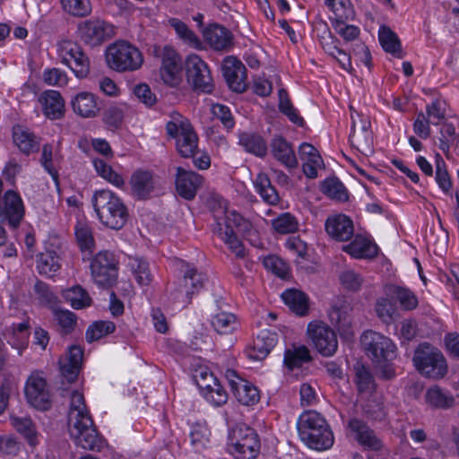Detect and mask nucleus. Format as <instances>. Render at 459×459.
<instances>
[{
	"instance_id": "f257e3e1",
	"label": "nucleus",
	"mask_w": 459,
	"mask_h": 459,
	"mask_svg": "<svg viewBox=\"0 0 459 459\" xmlns=\"http://www.w3.org/2000/svg\"><path fill=\"white\" fill-rule=\"evenodd\" d=\"M68 421L70 435L78 446L86 450H100L102 447V440L86 408L84 396L78 391L71 394Z\"/></svg>"
},
{
	"instance_id": "f03ea898",
	"label": "nucleus",
	"mask_w": 459,
	"mask_h": 459,
	"mask_svg": "<svg viewBox=\"0 0 459 459\" xmlns=\"http://www.w3.org/2000/svg\"><path fill=\"white\" fill-rule=\"evenodd\" d=\"M91 204L99 221L109 229H122L129 218L128 209L123 199L109 189L95 191Z\"/></svg>"
},
{
	"instance_id": "7ed1b4c3",
	"label": "nucleus",
	"mask_w": 459,
	"mask_h": 459,
	"mask_svg": "<svg viewBox=\"0 0 459 459\" xmlns=\"http://www.w3.org/2000/svg\"><path fill=\"white\" fill-rule=\"evenodd\" d=\"M299 436L309 448L323 451L333 446V434L325 418L315 411L302 413L297 422Z\"/></svg>"
},
{
	"instance_id": "20e7f679",
	"label": "nucleus",
	"mask_w": 459,
	"mask_h": 459,
	"mask_svg": "<svg viewBox=\"0 0 459 459\" xmlns=\"http://www.w3.org/2000/svg\"><path fill=\"white\" fill-rule=\"evenodd\" d=\"M412 364L425 378L439 380L448 373V364L443 352L427 342L420 343L415 348Z\"/></svg>"
},
{
	"instance_id": "39448f33",
	"label": "nucleus",
	"mask_w": 459,
	"mask_h": 459,
	"mask_svg": "<svg viewBox=\"0 0 459 459\" xmlns=\"http://www.w3.org/2000/svg\"><path fill=\"white\" fill-rule=\"evenodd\" d=\"M260 448V438L254 429L244 423L229 428L226 450L234 458L255 459Z\"/></svg>"
},
{
	"instance_id": "423d86ee",
	"label": "nucleus",
	"mask_w": 459,
	"mask_h": 459,
	"mask_svg": "<svg viewBox=\"0 0 459 459\" xmlns=\"http://www.w3.org/2000/svg\"><path fill=\"white\" fill-rule=\"evenodd\" d=\"M108 67L118 73L134 72L143 64V53L138 48L126 40H117L106 50Z\"/></svg>"
},
{
	"instance_id": "0eeeda50",
	"label": "nucleus",
	"mask_w": 459,
	"mask_h": 459,
	"mask_svg": "<svg viewBox=\"0 0 459 459\" xmlns=\"http://www.w3.org/2000/svg\"><path fill=\"white\" fill-rule=\"evenodd\" d=\"M166 130L176 140V148L181 157L190 158L198 154V137L186 118L176 114L167 123Z\"/></svg>"
},
{
	"instance_id": "6e6552de",
	"label": "nucleus",
	"mask_w": 459,
	"mask_h": 459,
	"mask_svg": "<svg viewBox=\"0 0 459 459\" xmlns=\"http://www.w3.org/2000/svg\"><path fill=\"white\" fill-rule=\"evenodd\" d=\"M366 354L376 364L388 362L396 357V346L393 341L374 331H366L360 338Z\"/></svg>"
},
{
	"instance_id": "1a4fd4ad",
	"label": "nucleus",
	"mask_w": 459,
	"mask_h": 459,
	"mask_svg": "<svg viewBox=\"0 0 459 459\" xmlns=\"http://www.w3.org/2000/svg\"><path fill=\"white\" fill-rule=\"evenodd\" d=\"M91 274L95 284L101 288L112 286L117 277V261L108 251L99 252L91 262Z\"/></svg>"
},
{
	"instance_id": "9d476101",
	"label": "nucleus",
	"mask_w": 459,
	"mask_h": 459,
	"mask_svg": "<svg viewBox=\"0 0 459 459\" xmlns=\"http://www.w3.org/2000/svg\"><path fill=\"white\" fill-rule=\"evenodd\" d=\"M57 52L62 63L69 66L77 78L82 79L89 74V58L77 43L62 40L57 45Z\"/></svg>"
},
{
	"instance_id": "9b49d317",
	"label": "nucleus",
	"mask_w": 459,
	"mask_h": 459,
	"mask_svg": "<svg viewBox=\"0 0 459 459\" xmlns=\"http://www.w3.org/2000/svg\"><path fill=\"white\" fill-rule=\"evenodd\" d=\"M307 335L321 355L331 357L336 352L338 349L337 335L325 323L320 321L309 323Z\"/></svg>"
},
{
	"instance_id": "f8f14e48",
	"label": "nucleus",
	"mask_w": 459,
	"mask_h": 459,
	"mask_svg": "<svg viewBox=\"0 0 459 459\" xmlns=\"http://www.w3.org/2000/svg\"><path fill=\"white\" fill-rule=\"evenodd\" d=\"M186 78L188 82L196 91L211 93L214 85L207 64L197 55L188 56L186 62Z\"/></svg>"
},
{
	"instance_id": "ddd939ff",
	"label": "nucleus",
	"mask_w": 459,
	"mask_h": 459,
	"mask_svg": "<svg viewBox=\"0 0 459 459\" xmlns=\"http://www.w3.org/2000/svg\"><path fill=\"white\" fill-rule=\"evenodd\" d=\"M225 377L236 399L243 405L253 406L260 401V392L251 382L242 378L234 369H227Z\"/></svg>"
},
{
	"instance_id": "4468645a",
	"label": "nucleus",
	"mask_w": 459,
	"mask_h": 459,
	"mask_svg": "<svg viewBox=\"0 0 459 459\" xmlns=\"http://www.w3.org/2000/svg\"><path fill=\"white\" fill-rule=\"evenodd\" d=\"M160 75L164 83L177 87L182 82V60L171 47L166 46L160 56Z\"/></svg>"
},
{
	"instance_id": "2eb2a0df",
	"label": "nucleus",
	"mask_w": 459,
	"mask_h": 459,
	"mask_svg": "<svg viewBox=\"0 0 459 459\" xmlns=\"http://www.w3.org/2000/svg\"><path fill=\"white\" fill-rule=\"evenodd\" d=\"M130 195L136 200H147L159 190V183L154 174L148 170L138 169L129 179Z\"/></svg>"
},
{
	"instance_id": "dca6fc26",
	"label": "nucleus",
	"mask_w": 459,
	"mask_h": 459,
	"mask_svg": "<svg viewBox=\"0 0 459 459\" xmlns=\"http://www.w3.org/2000/svg\"><path fill=\"white\" fill-rule=\"evenodd\" d=\"M23 201L16 191L7 190L0 199V221L7 222L12 228H17L24 218Z\"/></svg>"
},
{
	"instance_id": "f3484780",
	"label": "nucleus",
	"mask_w": 459,
	"mask_h": 459,
	"mask_svg": "<svg viewBox=\"0 0 459 459\" xmlns=\"http://www.w3.org/2000/svg\"><path fill=\"white\" fill-rule=\"evenodd\" d=\"M24 392L27 402L32 407L41 411L50 407L51 400L47 381L39 374H31L28 377Z\"/></svg>"
},
{
	"instance_id": "a211bd4d",
	"label": "nucleus",
	"mask_w": 459,
	"mask_h": 459,
	"mask_svg": "<svg viewBox=\"0 0 459 459\" xmlns=\"http://www.w3.org/2000/svg\"><path fill=\"white\" fill-rule=\"evenodd\" d=\"M78 32L82 41L97 46L114 35V27L101 20H88L79 24Z\"/></svg>"
},
{
	"instance_id": "6ab92c4d",
	"label": "nucleus",
	"mask_w": 459,
	"mask_h": 459,
	"mask_svg": "<svg viewBox=\"0 0 459 459\" xmlns=\"http://www.w3.org/2000/svg\"><path fill=\"white\" fill-rule=\"evenodd\" d=\"M351 312V304L342 299L335 300L328 312L331 323L338 329L340 334L346 338L353 335Z\"/></svg>"
},
{
	"instance_id": "aec40b11",
	"label": "nucleus",
	"mask_w": 459,
	"mask_h": 459,
	"mask_svg": "<svg viewBox=\"0 0 459 459\" xmlns=\"http://www.w3.org/2000/svg\"><path fill=\"white\" fill-rule=\"evenodd\" d=\"M204 183V178L182 167L176 168L175 185L178 194L186 200H193Z\"/></svg>"
},
{
	"instance_id": "412c9836",
	"label": "nucleus",
	"mask_w": 459,
	"mask_h": 459,
	"mask_svg": "<svg viewBox=\"0 0 459 459\" xmlns=\"http://www.w3.org/2000/svg\"><path fill=\"white\" fill-rule=\"evenodd\" d=\"M223 76L229 87L236 92H243L247 89V70L241 61L234 56H227L222 65Z\"/></svg>"
},
{
	"instance_id": "4be33fe9",
	"label": "nucleus",
	"mask_w": 459,
	"mask_h": 459,
	"mask_svg": "<svg viewBox=\"0 0 459 459\" xmlns=\"http://www.w3.org/2000/svg\"><path fill=\"white\" fill-rule=\"evenodd\" d=\"M348 427L354 439L364 448L379 451L383 448V441L366 422L358 418H352L348 422Z\"/></svg>"
},
{
	"instance_id": "5701e85b",
	"label": "nucleus",
	"mask_w": 459,
	"mask_h": 459,
	"mask_svg": "<svg viewBox=\"0 0 459 459\" xmlns=\"http://www.w3.org/2000/svg\"><path fill=\"white\" fill-rule=\"evenodd\" d=\"M273 157L288 169L298 167L299 161L292 144L281 135H275L270 143Z\"/></svg>"
},
{
	"instance_id": "b1692460",
	"label": "nucleus",
	"mask_w": 459,
	"mask_h": 459,
	"mask_svg": "<svg viewBox=\"0 0 459 459\" xmlns=\"http://www.w3.org/2000/svg\"><path fill=\"white\" fill-rule=\"evenodd\" d=\"M325 228L327 234L337 241H347L354 234L353 221L344 214L328 217Z\"/></svg>"
},
{
	"instance_id": "393cba45",
	"label": "nucleus",
	"mask_w": 459,
	"mask_h": 459,
	"mask_svg": "<svg viewBox=\"0 0 459 459\" xmlns=\"http://www.w3.org/2000/svg\"><path fill=\"white\" fill-rule=\"evenodd\" d=\"M73 111L82 118L95 117L100 110L98 97L89 91H81L71 100Z\"/></svg>"
},
{
	"instance_id": "a878e982",
	"label": "nucleus",
	"mask_w": 459,
	"mask_h": 459,
	"mask_svg": "<svg viewBox=\"0 0 459 459\" xmlns=\"http://www.w3.org/2000/svg\"><path fill=\"white\" fill-rule=\"evenodd\" d=\"M204 38L216 51H229L233 46V36L225 27L213 24L205 30Z\"/></svg>"
},
{
	"instance_id": "bb28decb",
	"label": "nucleus",
	"mask_w": 459,
	"mask_h": 459,
	"mask_svg": "<svg viewBox=\"0 0 459 459\" xmlns=\"http://www.w3.org/2000/svg\"><path fill=\"white\" fill-rule=\"evenodd\" d=\"M385 292L389 299L399 304L402 310L412 311L419 306L417 295L405 286L389 284L385 286Z\"/></svg>"
},
{
	"instance_id": "cd10ccee",
	"label": "nucleus",
	"mask_w": 459,
	"mask_h": 459,
	"mask_svg": "<svg viewBox=\"0 0 459 459\" xmlns=\"http://www.w3.org/2000/svg\"><path fill=\"white\" fill-rule=\"evenodd\" d=\"M299 158L302 161V170L308 178L317 177V170L323 164L318 151L310 143H302L299 147Z\"/></svg>"
},
{
	"instance_id": "c85d7f7f",
	"label": "nucleus",
	"mask_w": 459,
	"mask_h": 459,
	"mask_svg": "<svg viewBox=\"0 0 459 459\" xmlns=\"http://www.w3.org/2000/svg\"><path fill=\"white\" fill-rule=\"evenodd\" d=\"M36 268L38 273L45 277L51 278L61 269V255L55 248H46L37 255Z\"/></svg>"
},
{
	"instance_id": "c756f323",
	"label": "nucleus",
	"mask_w": 459,
	"mask_h": 459,
	"mask_svg": "<svg viewBox=\"0 0 459 459\" xmlns=\"http://www.w3.org/2000/svg\"><path fill=\"white\" fill-rule=\"evenodd\" d=\"M83 358V350L81 346L72 345L66 356L60 361L62 375L69 381L76 379Z\"/></svg>"
},
{
	"instance_id": "7c9ffc66",
	"label": "nucleus",
	"mask_w": 459,
	"mask_h": 459,
	"mask_svg": "<svg viewBox=\"0 0 459 459\" xmlns=\"http://www.w3.org/2000/svg\"><path fill=\"white\" fill-rule=\"evenodd\" d=\"M39 101L43 107V112L49 119H58L65 112V103L61 94L53 90L44 91Z\"/></svg>"
},
{
	"instance_id": "2f4dec72",
	"label": "nucleus",
	"mask_w": 459,
	"mask_h": 459,
	"mask_svg": "<svg viewBox=\"0 0 459 459\" xmlns=\"http://www.w3.org/2000/svg\"><path fill=\"white\" fill-rule=\"evenodd\" d=\"M278 342V335L269 330H262L254 341L250 357L260 360L267 357Z\"/></svg>"
},
{
	"instance_id": "473e14b6",
	"label": "nucleus",
	"mask_w": 459,
	"mask_h": 459,
	"mask_svg": "<svg viewBox=\"0 0 459 459\" xmlns=\"http://www.w3.org/2000/svg\"><path fill=\"white\" fill-rule=\"evenodd\" d=\"M350 142L353 147L365 155L373 152V136L368 123L364 122L359 129L355 128L353 123L352 131L350 134Z\"/></svg>"
},
{
	"instance_id": "72a5a7b5",
	"label": "nucleus",
	"mask_w": 459,
	"mask_h": 459,
	"mask_svg": "<svg viewBox=\"0 0 459 459\" xmlns=\"http://www.w3.org/2000/svg\"><path fill=\"white\" fill-rule=\"evenodd\" d=\"M10 421L13 428L24 437L30 446L35 447L39 443V433L30 417L12 415Z\"/></svg>"
},
{
	"instance_id": "f704fd0d",
	"label": "nucleus",
	"mask_w": 459,
	"mask_h": 459,
	"mask_svg": "<svg viewBox=\"0 0 459 459\" xmlns=\"http://www.w3.org/2000/svg\"><path fill=\"white\" fill-rule=\"evenodd\" d=\"M312 360L310 351L305 345H291L285 350L283 363L289 370L299 368L303 364Z\"/></svg>"
},
{
	"instance_id": "c9c22d12",
	"label": "nucleus",
	"mask_w": 459,
	"mask_h": 459,
	"mask_svg": "<svg viewBox=\"0 0 459 459\" xmlns=\"http://www.w3.org/2000/svg\"><path fill=\"white\" fill-rule=\"evenodd\" d=\"M285 305L296 315L303 316L308 312V299L307 295L298 290L289 289L281 294Z\"/></svg>"
},
{
	"instance_id": "e433bc0d",
	"label": "nucleus",
	"mask_w": 459,
	"mask_h": 459,
	"mask_svg": "<svg viewBox=\"0 0 459 459\" xmlns=\"http://www.w3.org/2000/svg\"><path fill=\"white\" fill-rule=\"evenodd\" d=\"M254 186L256 193L266 204L276 205L279 203V194L272 185L267 174L264 172L258 173L254 180Z\"/></svg>"
},
{
	"instance_id": "4c0bfd02",
	"label": "nucleus",
	"mask_w": 459,
	"mask_h": 459,
	"mask_svg": "<svg viewBox=\"0 0 459 459\" xmlns=\"http://www.w3.org/2000/svg\"><path fill=\"white\" fill-rule=\"evenodd\" d=\"M211 325L219 334H231L240 326L237 316L233 313L225 311L214 315L211 320Z\"/></svg>"
},
{
	"instance_id": "58836bf2",
	"label": "nucleus",
	"mask_w": 459,
	"mask_h": 459,
	"mask_svg": "<svg viewBox=\"0 0 459 459\" xmlns=\"http://www.w3.org/2000/svg\"><path fill=\"white\" fill-rule=\"evenodd\" d=\"M62 156L58 150L54 151L51 144L46 143L42 146V152L39 162L43 169L51 176L53 180L58 183V171L56 165L60 163Z\"/></svg>"
},
{
	"instance_id": "ea45409f",
	"label": "nucleus",
	"mask_w": 459,
	"mask_h": 459,
	"mask_svg": "<svg viewBox=\"0 0 459 459\" xmlns=\"http://www.w3.org/2000/svg\"><path fill=\"white\" fill-rule=\"evenodd\" d=\"M343 250L355 258H365L377 254V246L368 238L357 235L350 244L344 247Z\"/></svg>"
},
{
	"instance_id": "a19ab883",
	"label": "nucleus",
	"mask_w": 459,
	"mask_h": 459,
	"mask_svg": "<svg viewBox=\"0 0 459 459\" xmlns=\"http://www.w3.org/2000/svg\"><path fill=\"white\" fill-rule=\"evenodd\" d=\"M62 297L74 309H82L91 305V298L81 285L64 290Z\"/></svg>"
},
{
	"instance_id": "79ce46f5",
	"label": "nucleus",
	"mask_w": 459,
	"mask_h": 459,
	"mask_svg": "<svg viewBox=\"0 0 459 459\" xmlns=\"http://www.w3.org/2000/svg\"><path fill=\"white\" fill-rule=\"evenodd\" d=\"M13 137L14 143L25 154H30L39 150V141L28 129L21 126L14 127Z\"/></svg>"
},
{
	"instance_id": "37998d69",
	"label": "nucleus",
	"mask_w": 459,
	"mask_h": 459,
	"mask_svg": "<svg viewBox=\"0 0 459 459\" xmlns=\"http://www.w3.org/2000/svg\"><path fill=\"white\" fill-rule=\"evenodd\" d=\"M239 144L247 152L255 154L257 157H264L267 152V145L264 138L260 135L251 133H241L238 138Z\"/></svg>"
},
{
	"instance_id": "c03bdc74",
	"label": "nucleus",
	"mask_w": 459,
	"mask_h": 459,
	"mask_svg": "<svg viewBox=\"0 0 459 459\" xmlns=\"http://www.w3.org/2000/svg\"><path fill=\"white\" fill-rule=\"evenodd\" d=\"M128 266L139 285L147 286L151 283L152 275L146 260L138 256L129 257Z\"/></svg>"
},
{
	"instance_id": "a18cd8bd",
	"label": "nucleus",
	"mask_w": 459,
	"mask_h": 459,
	"mask_svg": "<svg viewBox=\"0 0 459 459\" xmlns=\"http://www.w3.org/2000/svg\"><path fill=\"white\" fill-rule=\"evenodd\" d=\"M92 163L100 177L119 189L125 187L126 182L123 177L116 172L105 160L97 158L92 160Z\"/></svg>"
},
{
	"instance_id": "49530a36",
	"label": "nucleus",
	"mask_w": 459,
	"mask_h": 459,
	"mask_svg": "<svg viewBox=\"0 0 459 459\" xmlns=\"http://www.w3.org/2000/svg\"><path fill=\"white\" fill-rule=\"evenodd\" d=\"M379 42L383 49L398 57H402V46L395 32L386 26H381L378 32Z\"/></svg>"
},
{
	"instance_id": "de8ad7c7",
	"label": "nucleus",
	"mask_w": 459,
	"mask_h": 459,
	"mask_svg": "<svg viewBox=\"0 0 459 459\" xmlns=\"http://www.w3.org/2000/svg\"><path fill=\"white\" fill-rule=\"evenodd\" d=\"M126 106L124 104L108 107L102 114V121L108 130L115 131L122 126Z\"/></svg>"
},
{
	"instance_id": "09e8293b",
	"label": "nucleus",
	"mask_w": 459,
	"mask_h": 459,
	"mask_svg": "<svg viewBox=\"0 0 459 459\" xmlns=\"http://www.w3.org/2000/svg\"><path fill=\"white\" fill-rule=\"evenodd\" d=\"M426 400L431 406L441 409L451 408L455 403L454 396L438 386H433L427 391Z\"/></svg>"
},
{
	"instance_id": "8fccbe9b",
	"label": "nucleus",
	"mask_w": 459,
	"mask_h": 459,
	"mask_svg": "<svg viewBox=\"0 0 459 459\" xmlns=\"http://www.w3.org/2000/svg\"><path fill=\"white\" fill-rule=\"evenodd\" d=\"M169 23L186 44L196 49L201 48L202 43L199 38L185 22L177 18H171L169 20Z\"/></svg>"
},
{
	"instance_id": "3c124183",
	"label": "nucleus",
	"mask_w": 459,
	"mask_h": 459,
	"mask_svg": "<svg viewBox=\"0 0 459 459\" xmlns=\"http://www.w3.org/2000/svg\"><path fill=\"white\" fill-rule=\"evenodd\" d=\"M217 224V233L219 237L237 258L243 259L246 256V249L242 242L238 238L232 230H223L220 222Z\"/></svg>"
},
{
	"instance_id": "603ef678",
	"label": "nucleus",
	"mask_w": 459,
	"mask_h": 459,
	"mask_svg": "<svg viewBox=\"0 0 459 459\" xmlns=\"http://www.w3.org/2000/svg\"><path fill=\"white\" fill-rule=\"evenodd\" d=\"M8 343L18 351V354L22 355L29 343V325L22 322L13 327L12 334L7 340Z\"/></svg>"
},
{
	"instance_id": "864d4df0",
	"label": "nucleus",
	"mask_w": 459,
	"mask_h": 459,
	"mask_svg": "<svg viewBox=\"0 0 459 459\" xmlns=\"http://www.w3.org/2000/svg\"><path fill=\"white\" fill-rule=\"evenodd\" d=\"M322 192L332 199L348 200V193L343 184L337 178H326L322 184Z\"/></svg>"
},
{
	"instance_id": "5fc2aeb1",
	"label": "nucleus",
	"mask_w": 459,
	"mask_h": 459,
	"mask_svg": "<svg viewBox=\"0 0 459 459\" xmlns=\"http://www.w3.org/2000/svg\"><path fill=\"white\" fill-rule=\"evenodd\" d=\"M355 383L359 393H371L375 389L374 377L362 364L355 366Z\"/></svg>"
},
{
	"instance_id": "6e6d98bb",
	"label": "nucleus",
	"mask_w": 459,
	"mask_h": 459,
	"mask_svg": "<svg viewBox=\"0 0 459 459\" xmlns=\"http://www.w3.org/2000/svg\"><path fill=\"white\" fill-rule=\"evenodd\" d=\"M115 324L111 321H97L91 325L85 333L88 342L100 340L103 336L109 334L115 331Z\"/></svg>"
},
{
	"instance_id": "4d7b16f0",
	"label": "nucleus",
	"mask_w": 459,
	"mask_h": 459,
	"mask_svg": "<svg viewBox=\"0 0 459 459\" xmlns=\"http://www.w3.org/2000/svg\"><path fill=\"white\" fill-rule=\"evenodd\" d=\"M205 281V274H204L201 272H198L195 267H190L189 265H186V269L184 273L182 281L186 285L190 287V291L194 295L197 294L204 288Z\"/></svg>"
},
{
	"instance_id": "13d9d810",
	"label": "nucleus",
	"mask_w": 459,
	"mask_h": 459,
	"mask_svg": "<svg viewBox=\"0 0 459 459\" xmlns=\"http://www.w3.org/2000/svg\"><path fill=\"white\" fill-rule=\"evenodd\" d=\"M74 233L81 250L91 252L95 243L90 226L83 222H78L75 226Z\"/></svg>"
},
{
	"instance_id": "bf43d9fd",
	"label": "nucleus",
	"mask_w": 459,
	"mask_h": 459,
	"mask_svg": "<svg viewBox=\"0 0 459 459\" xmlns=\"http://www.w3.org/2000/svg\"><path fill=\"white\" fill-rule=\"evenodd\" d=\"M274 230L280 234H290L298 230L299 223L290 212L279 215L272 221Z\"/></svg>"
},
{
	"instance_id": "052dcab7",
	"label": "nucleus",
	"mask_w": 459,
	"mask_h": 459,
	"mask_svg": "<svg viewBox=\"0 0 459 459\" xmlns=\"http://www.w3.org/2000/svg\"><path fill=\"white\" fill-rule=\"evenodd\" d=\"M63 9L74 16H86L91 11L89 0H61Z\"/></svg>"
},
{
	"instance_id": "680f3d73",
	"label": "nucleus",
	"mask_w": 459,
	"mask_h": 459,
	"mask_svg": "<svg viewBox=\"0 0 459 459\" xmlns=\"http://www.w3.org/2000/svg\"><path fill=\"white\" fill-rule=\"evenodd\" d=\"M377 316L385 324H390L396 314L394 304L387 298H379L375 306Z\"/></svg>"
},
{
	"instance_id": "e2e57ef3",
	"label": "nucleus",
	"mask_w": 459,
	"mask_h": 459,
	"mask_svg": "<svg viewBox=\"0 0 459 459\" xmlns=\"http://www.w3.org/2000/svg\"><path fill=\"white\" fill-rule=\"evenodd\" d=\"M22 448V444L17 438L11 435L0 436V455L4 456L14 457L18 455Z\"/></svg>"
},
{
	"instance_id": "0e129e2a",
	"label": "nucleus",
	"mask_w": 459,
	"mask_h": 459,
	"mask_svg": "<svg viewBox=\"0 0 459 459\" xmlns=\"http://www.w3.org/2000/svg\"><path fill=\"white\" fill-rule=\"evenodd\" d=\"M170 298L174 302H177L183 307L191 303L194 294L190 291V287L186 285L182 280L174 286L169 291Z\"/></svg>"
},
{
	"instance_id": "69168bd1",
	"label": "nucleus",
	"mask_w": 459,
	"mask_h": 459,
	"mask_svg": "<svg viewBox=\"0 0 459 459\" xmlns=\"http://www.w3.org/2000/svg\"><path fill=\"white\" fill-rule=\"evenodd\" d=\"M436 181L443 192L447 193L451 186L452 182L446 169V163L439 154L437 155L436 160Z\"/></svg>"
},
{
	"instance_id": "338daca9",
	"label": "nucleus",
	"mask_w": 459,
	"mask_h": 459,
	"mask_svg": "<svg viewBox=\"0 0 459 459\" xmlns=\"http://www.w3.org/2000/svg\"><path fill=\"white\" fill-rule=\"evenodd\" d=\"M55 318L61 327L63 333H70L76 325L77 317L70 310H56Z\"/></svg>"
},
{
	"instance_id": "774afa93",
	"label": "nucleus",
	"mask_w": 459,
	"mask_h": 459,
	"mask_svg": "<svg viewBox=\"0 0 459 459\" xmlns=\"http://www.w3.org/2000/svg\"><path fill=\"white\" fill-rule=\"evenodd\" d=\"M332 25L334 30L346 41L354 40L359 35V29L357 26L346 24L340 18L334 19Z\"/></svg>"
}]
</instances>
